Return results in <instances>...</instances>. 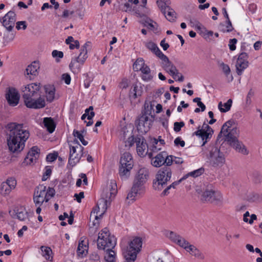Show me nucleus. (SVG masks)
<instances>
[{
	"instance_id": "1",
	"label": "nucleus",
	"mask_w": 262,
	"mask_h": 262,
	"mask_svg": "<svg viewBox=\"0 0 262 262\" xmlns=\"http://www.w3.org/2000/svg\"><path fill=\"white\" fill-rule=\"evenodd\" d=\"M6 127L8 131L7 144L9 150L13 153L20 152L30 136L29 131L23 129L22 124L14 122L8 123Z\"/></svg>"
},
{
	"instance_id": "2",
	"label": "nucleus",
	"mask_w": 262,
	"mask_h": 262,
	"mask_svg": "<svg viewBox=\"0 0 262 262\" xmlns=\"http://www.w3.org/2000/svg\"><path fill=\"white\" fill-rule=\"evenodd\" d=\"M40 83H33L22 89L23 98L26 106L30 108L38 109L45 106V99L39 93Z\"/></svg>"
},
{
	"instance_id": "3",
	"label": "nucleus",
	"mask_w": 262,
	"mask_h": 262,
	"mask_svg": "<svg viewBox=\"0 0 262 262\" xmlns=\"http://www.w3.org/2000/svg\"><path fill=\"white\" fill-rule=\"evenodd\" d=\"M148 178L149 171L146 168L143 167L139 169L135 176L131 190L127 194V199L135 201L138 194L143 193L145 189L144 184Z\"/></svg>"
},
{
	"instance_id": "4",
	"label": "nucleus",
	"mask_w": 262,
	"mask_h": 262,
	"mask_svg": "<svg viewBox=\"0 0 262 262\" xmlns=\"http://www.w3.org/2000/svg\"><path fill=\"white\" fill-rule=\"evenodd\" d=\"M142 245V239L141 237H134L128 243V246L123 252L125 262H134L137 258V254L141 251Z\"/></svg>"
},
{
	"instance_id": "5",
	"label": "nucleus",
	"mask_w": 262,
	"mask_h": 262,
	"mask_svg": "<svg viewBox=\"0 0 262 262\" xmlns=\"http://www.w3.org/2000/svg\"><path fill=\"white\" fill-rule=\"evenodd\" d=\"M172 175L171 169L168 166H163L158 171L156 178L153 181L152 186L155 190H161L164 188Z\"/></svg>"
},
{
	"instance_id": "6",
	"label": "nucleus",
	"mask_w": 262,
	"mask_h": 262,
	"mask_svg": "<svg viewBox=\"0 0 262 262\" xmlns=\"http://www.w3.org/2000/svg\"><path fill=\"white\" fill-rule=\"evenodd\" d=\"M133 166L132 156L128 152H124L120 159L119 174L122 180H126L129 178Z\"/></svg>"
},
{
	"instance_id": "7",
	"label": "nucleus",
	"mask_w": 262,
	"mask_h": 262,
	"mask_svg": "<svg viewBox=\"0 0 262 262\" xmlns=\"http://www.w3.org/2000/svg\"><path fill=\"white\" fill-rule=\"evenodd\" d=\"M97 243L98 249L105 250L114 248L116 244V239L111 235L107 228H105L99 233Z\"/></svg>"
},
{
	"instance_id": "8",
	"label": "nucleus",
	"mask_w": 262,
	"mask_h": 262,
	"mask_svg": "<svg viewBox=\"0 0 262 262\" xmlns=\"http://www.w3.org/2000/svg\"><path fill=\"white\" fill-rule=\"evenodd\" d=\"M238 132L236 127L233 128L225 135V140L237 151L244 155H247L248 152L245 145L237 139Z\"/></svg>"
},
{
	"instance_id": "9",
	"label": "nucleus",
	"mask_w": 262,
	"mask_h": 262,
	"mask_svg": "<svg viewBox=\"0 0 262 262\" xmlns=\"http://www.w3.org/2000/svg\"><path fill=\"white\" fill-rule=\"evenodd\" d=\"M209 159L213 167L222 166L225 162L224 153L217 147L213 145L210 147Z\"/></svg>"
},
{
	"instance_id": "10",
	"label": "nucleus",
	"mask_w": 262,
	"mask_h": 262,
	"mask_svg": "<svg viewBox=\"0 0 262 262\" xmlns=\"http://www.w3.org/2000/svg\"><path fill=\"white\" fill-rule=\"evenodd\" d=\"M201 200L203 202H209L219 206L223 204V196L221 193L212 190H206L204 191Z\"/></svg>"
},
{
	"instance_id": "11",
	"label": "nucleus",
	"mask_w": 262,
	"mask_h": 262,
	"mask_svg": "<svg viewBox=\"0 0 262 262\" xmlns=\"http://www.w3.org/2000/svg\"><path fill=\"white\" fill-rule=\"evenodd\" d=\"M16 20V15L13 10L9 11L0 19L3 26L9 32H12L13 30Z\"/></svg>"
},
{
	"instance_id": "12",
	"label": "nucleus",
	"mask_w": 262,
	"mask_h": 262,
	"mask_svg": "<svg viewBox=\"0 0 262 262\" xmlns=\"http://www.w3.org/2000/svg\"><path fill=\"white\" fill-rule=\"evenodd\" d=\"M74 144H76V146H70V151L69 158V164L72 167L75 166L76 163L79 162L81 156H83V153L82 152L81 156H79L78 154H77V149H79L81 152H83L84 147L82 146L79 143L77 140L75 139L73 141Z\"/></svg>"
},
{
	"instance_id": "13",
	"label": "nucleus",
	"mask_w": 262,
	"mask_h": 262,
	"mask_svg": "<svg viewBox=\"0 0 262 262\" xmlns=\"http://www.w3.org/2000/svg\"><path fill=\"white\" fill-rule=\"evenodd\" d=\"M5 97L10 106H15L18 104L20 96L16 89L9 87L6 90Z\"/></svg>"
},
{
	"instance_id": "14",
	"label": "nucleus",
	"mask_w": 262,
	"mask_h": 262,
	"mask_svg": "<svg viewBox=\"0 0 262 262\" xmlns=\"http://www.w3.org/2000/svg\"><path fill=\"white\" fill-rule=\"evenodd\" d=\"M137 146V151L140 157H143L148 154V145L144 138L140 135L135 138Z\"/></svg>"
},
{
	"instance_id": "15",
	"label": "nucleus",
	"mask_w": 262,
	"mask_h": 262,
	"mask_svg": "<svg viewBox=\"0 0 262 262\" xmlns=\"http://www.w3.org/2000/svg\"><path fill=\"white\" fill-rule=\"evenodd\" d=\"M148 155L151 159V164L155 167H159L165 164L164 158L167 157V152L165 151L160 152L153 158L152 152H149Z\"/></svg>"
},
{
	"instance_id": "16",
	"label": "nucleus",
	"mask_w": 262,
	"mask_h": 262,
	"mask_svg": "<svg viewBox=\"0 0 262 262\" xmlns=\"http://www.w3.org/2000/svg\"><path fill=\"white\" fill-rule=\"evenodd\" d=\"M46 188V186L42 185L40 187H38L37 190L35 189L33 196V201L36 206L38 205L40 206L44 202Z\"/></svg>"
},
{
	"instance_id": "17",
	"label": "nucleus",
	"mask_w": 262,
	"mask_h": 262,
	"mask_svg": "<svg viewBox=\"0 0 262 262\" xmlns=\"http://www.w3.org/2000/svg\"><path fill=\"white\" fill-rule=\"evenodd\" d=\"M182 248L185 249L187 252L196 258L201 259H204L205 256L204 254L196 247L190 244L188 241L185 242Z\"/></svg>"
},
{
	"instance_id": "18",
	"label": "nucleus",
	"mask_w": 262,
	"mask_h": 262,
	"mask_svg": "<svg viewBox=\"0 0 262 262\" xmlns=\"http://www.w3.org/2000/svg\"><path fill=\"white\" fill-rule=\"evenodd\" d=\"M9 213L12 218L17 219L20 221H24L28 215V212L23 207L15 208L12 211H10Z\"/></svg>"
},
{
	"instance_id": "19",
	"label": "nucleus",
	"mask_w": 262,
	"mask_h": 262,
	"mask_svg": "<svg viewBox=\"0 0 262 262\" xmlns=\"http://www.w3.org/2000/svg\"><path fill=\"white\" fill-rule=\"evenodd\" d=\"M167 236L172 242L177 244L181 247L184 245V243L187 241L182 236L173 231H168Z\"/></svg>"
},
{
	"instance_id": "20",
	"label": "nucleus",
	"mask_w": 262,
	"mask_h": 262,
	"mask_svg": "<svg viewBox=\"0 0 262 262\" xmlns=\"http://www.w3.org/2000/svg\"><path fill=\"white\" fill-rule=\"evenodd\" d=\"M143 93V88L141 83L136 82L134 83L129 91V96L133 94V97L136 99L139 96H141Z\"/></svg>"
},
{
	"instance_id": "21",
	"label": "nucleus",
	"mask_w": 262,
	"mask_h": 262,
	"mask_svg": "<svg viewBox=\"0 0 262 262\" xmlns=\"http://www.w3.org/2000/svg\"><path fill=\"white\" fill-rule=\"evenodd\" d=\"M47 101L52 102L55 98V88L54 85H47L44 86Z\"/></svg>"
},
{
	"instance_id": "22",
	"label": "nucleus",
	"mask_w": 262,
	"mask_h": 262,
	"mask_svg": "<svg viewBox=\"0 0 262 262\" xmlns=\"http://www.w3.org/2000/svg\"><path fill=\"white\" fill-rule=\"evenodd\" d=\"M43 124L49 133H52L55 130L56 127V123L52 118H44Z\"/></svg>"
},
{
	"instance_id": "23",
	"label": "nucleus",
	"mask_w": 262,
	"mask_h": 262,
	"mask_svg": "<svg viewBox=\"0 0 262 262\" xmlns=\"http://www.w3.org/2000/svg\"><path fill=\"white\" fill-rule=\"evenodd\" d=\"M90 42H86L81 47L79 55L76 58H78L79 61L81 64H83L86 59L88 58V50L87 48L90 46Z\"/></svg>"
},
{
	"instance_id": "24",
	"label": "nucleus",
	"mask_w": 262,
	"mask_h": 262,
	"mask_svg": "<svg viewBox=\"0 0 262 262\" xmlns=\"http://www.w3.org/2000/svg\"><path fill=\"white\" fill-rule=\"evenodd\" d=\"M39 63L34 61L30 65L28 66L26 69L25 74L28 76L31 75L33 76H36L38 74L37 70L39 69Z\"/></svg>"
},
{
	"instance_id": "25",
	"label": "nucleus",
	"mask_w": 262,
	"mask_h": 262,
	"mask_svg": "<svg viewBox=\"0 0 262 262\" xmlns=\"http://www.w3.org/2000/svg\"><path fill=\"white\" fill-rule=\"evenodd\" d=\"M151 119H149L148 118L143 125L137 126V130L139 133L141 134H146L149 130L150 126L151 125L153 122L154 118V117L152 115L151 116Z\"/></svg>"
},
{
	"instance_id": "26",
	"label": "nucleus",
	"mask_w": 262,
	"mask_h": 262,
	"mask_svg": "<svg viewBox=\"0 0 262 262\" xmlns=\"http://www.w3.org/2000/svg\"><path fill=\"white\" fill-rule=\"evenodd\" d=\"M115 196H110V191L108 189H104L103 190V192L101 194V199L99 201V204H101L102 203L103 204V207L105 206L108 202H110L112 200V198H114Z\"/></svg>"
},
{
	"instance_id": "27",
	"label": "nucleus",
	"mask_w": 262,
	"mask_h": 262,
	"mask_svg": "<svg viewBox=\"0 0 262 262\" xmlns=\"http://www.w3.org/2000/svg\"><path fill=\"white\" fill-rule=\"evenodd\" d=\"M156 4L161 12L165 15L166 10L169 7L170 4V0H157Z\"/></svg>"
},
{
	"instance_id": "28",
	"label": "nucleus",
	"mask_w": 262,
	"mask_h": 262,
	"mask_svg": "<svg viewBox=\"0 0 262 262\" xmlns=\"http://www.w3.org/2000/svg\"><path fill=\"white\" fill-rule=\"evenodd\" d=\"M159 58L162 60V67L163 69L167 73H168L169 69L171 67L173 63L164 54L163 55H161V56H160Z\"/></svg>"
},
{
	"instance_id": "29",
	"label": "nucleus",
	"mask_w": 262,
	"mask_h": 262,
	"mask_svg": "<svg viewBox=\"0 0 262 262\" xmlns=\"http://www.w3.org/2000/svg\"><path fill=\"white\" fill-rule=\"evenodd\" d=\"M88 243L85 242L84 240L80 239L77 249V254L78 256L83 257L84 252L86 251V253L88 252Z\"/></svg>"
},
{
	"instance_id": "30",
	"label": "nucleus",
	"mask_w": 262,
	"mask_h": 262,
	"mask_svg": "<svg viewBox=\"0 0 262 262\" xmlns=\"http://www.w3.org/2000/svg\"><path fill=\"white\" fill-rule=\"evenodd\" d=\"M146 47L148 49L151 51L159 58L161 56V55L163 54L158 47L157 45L152 41L147 42L146 45Z\"/></svg>"
},
{
	"instance_id": "31",
	"label": "nucleus",
	"mask_w": 262,
	"mask_h": 262,
	"mask_svg": "<svg viewBox=\"0 0 262 262\" xmlns=\"http://www.w3.org/2000/svg\"><path fill=\"white\" fill-rule=\"evenodd\" d=\"M79 60L78 58L72 59L69 64V68L73 72L78 73L80 70L82 64Z\"/></svg>"
},
{
	"instance_id": "32",
	"label": "nucleus",
	"mask_w": 262,
	"mask_h": 262,
	"mask_svg": "<svg viewBox=\"0 0 262 262\" xmlns=\"http://www.w3.org/2000/svg\"><path fill=\"white\" fill-rule=\"evenodd\" d=\"M249 62L236 61V70L238 75H241L243 71L248 67Z\"/></svg>"
},
{
	"instance_id": "33",
	"label": "nucleus",
	"mask_w": 262,
	"mask_h": 262,
	"mask_svg": "<svg viewBox=\"0 0 262 262\" xmlns=\"http://www.w3.org/2000/svg\"><path fill=\"white\" fill-rule=\"evenodd\" d=\"M164 16L170 22H173L176 20V13L170 7H168Z\"/></svg>"
},
{
	"instance_id": "34",
	"label": "nucleus",
	"mask_w": 262,
	"mask_h": 262,
	"mask_svg": "<svg viewBox=\"0 0 262 262\" xmlns=\"http://www.w3.org/2000/svg\"><path fill=\"white\" fill-rule=\"evenodd\" d=\"M232 103V100L229 99L226 103L223 105L222 102L219 103L218 107L220 111L222 113H226L230 110Z\"/></svg>"
},
{
	"instance_id": "35",
	"label": "nucleus",
	"mask_w": 262,
	"mask_h": 262,
	"mask_svg": "<svg viewBox=\"0 0 262 262\" xmlns=\"http://www.w3.org/2000/svg\"><path fill=\"white\" fill-rule=\"evenodd\" d=\"M113 248L106 249V255L104 256L105 260L107 262H114L115 261V252L112 250Z\"/></svg>"
},
{
	"instance_id": "36",
	"label": "nucleus",
	"mask_w": 262,
	"mask_h": 262,
	"mask_svg": "<svg viewBox=\"0 0 262 262\" xmlns=\"http://www.w3.org/2000/svg\"><path fill=\"white\" fill-rule=\"evenodd\" d=\"M225 24L220 23L219 26V30L223 33L231 32L234 29L232 23H231V26H229V24L226 20Z\"/></svg>"
},
{
	"instance_id": "37",
	"label": "nucleus",
	"mask_w": 262,
	"mask_h": 262,
	"mask_svg": "<svg viewBox=\"0 0 262 262\" xmlns=\"http://www.w3.org/2000/svg\"><path fill=\"white\" fill-rule=\"evenodd\" d=\"M154 21L149 18H147L146 20H144L142 24L143 25L144 27H147L149 29L152 31H157L158 30V28L156 27L155 25L158 26L156 22H154L155 25L152 24Z\"/></svg>"
},
{
	"instance_id": "38",
	"label": "nucleus",
	"mask_w": 262,
	"mask_h": 262,
	"mask_svg": "<svg viewBox=\"0 0 262 262\" xmlns=\"http://www.w3.org/2000/svg\"><path fill=\"white\" fill-rule=\"evenodd\" d=\"M40 249L42 252V255L47 260H52V259H50V254L52 253L51 249L50 247L42 246L40 247ZM51 259H52V257Z\"/></svg>"
},
{
	"instance_id": "39",
	"label": "nucleus",
	"mask_w": 262,
	"mask_h": 262,
	"mask_svg": "<svg viewBox=\"0 0 262 262\" xmlns=\"http://www.w3.org/2000/svg\"><path fill=\"white\" fill-rule=\"evenodd\" d=\"M106 189L110 191V196H115L117 192V187L116 182L114 180H111L108 187Z\"/></svg>"
},
{
	"instance_id": "40",
	"label": "nucleus",
	"mask_w": 262,
	"mask_h": 262,
	"mask_svg": "<svg viewBox=\"0 0 262 262\" xmlns=\"http://www.w3.org/2000/svg\"><path fill=\"white\" fill-rule=\"evenodd\" d=\"M158 140L156 138H154L151 140L152 145H150V149L151 151L150 152H157L159 150L161 149V145H158Z\"/></svg>"
},
{
	"instance_id": "41",
	"label": "nucleus",
	"mask_w": 262,
	"mask_h": 262,
	"mask_svg": "<svg viewBox=\"0 0 262 262\" xmlns=\"http://www.w3.org/2000/svg\"><path fill=\"white\" fill-rule=\"evenodd\" d=\"M147 112H145L143 114L141 115L138 119L136 121L135 124L136 126H139V125H143L145 122L146 121V120L148 119V117L147 116L148 115Z\"/></svg>"
},
{
	"instance_id": "42",
	"label": "nucleus",
	"mask_w": 262,
	"mask_h": 262,
	"mask_svg": "<svg viewBox=\"0 0 262 262\" xmlns=\"http://www.w3.org/2000/svg\"><path fill=\"white\" fill-rule=\"evenodd\" d=\"M12 189L10 186L5 182L2 183L1 186V193L2 195H5L8 194L11 191Z\"/></svg>"
},
{
	"instance_id": "43",
	"label": "nucleus",
	"mask_w": 262,
	"mask_h": 262,
	"mask_svg": "<svg viewBox=\"0 0 262 262\" xmlns=\"http://www.w3.org/2000/svg\"><path fill=\"white\" fill-rule=\"evenodd\" d=\"M100 205L99 203H97L96 206L91 211L90 216V220H91L92 219H94L95 220H98L100 218V217L102 216V213L99 216L97 215H95V214H97L98 212L99 211L100 208L99 205Z\"/></svg>"
},
{
	"instance_id": "44",
	"label": "nucleus",
	"mask_w": 262,
	"mask_h": 262,
	"mask_svg": "<svg viewBox=\"0 0 262 262\" xmlns=\"http://www.w3.org/2000/svg\"><path fill=\"white\" fill-rule=\"evenodd\" d=\"M73 135L75 137L79 139L83 145L85 146L88 145V142L84 140L83 135H82L80 132L74 129Z\"/></svg>"
},
{
	"instance_id": "45",
	"label": "nucleus",
	"mask_w": 262,
	"mask_h": 262,
	"mask_svg": "<svg viewBox=\"0 0 262 262\" xmlns=\"http://www.w3.org/2000/svg\"><path fill=\"white\" fill-rule=\"evenodd\" d=\"M218 65L222 68V70L226 77H228L230 74V68L229 66L224 63L223 62H218Z\"/></svg>"
},
{
	"instance_id": "46",
	"label": "nucleus",
	"mask_w": 262,
	"mask_h": 262,
	"mask_svg": "<svg viewBox=\"0 0 262 262\" xmlns=\"http://www.w3.org/2000/svg\"><path fill=\"white\" fill-rule=\"evenodd\" d=\"M204 171V169L203 168H201L199 169H198L196 170H195L193 171H191L190 172H189L187 174L185 175L184 176H186L187 178L189 176H191L193 178H196L198 176H201Z\"/></svg>"
},
{
	"instance_id": "47",
	"label": "nucleus",
	"mask_w": 262,
	"mask_h": 262,
	"mask_svg": "<svg viewBox=\"0 0 262 262\" xmlns=\"http://www.w3.org/2000/svg\"><path fill=\"white\" fill-rule=\"evenodd\" d=\"M39 149L37 146H33L28 152L27 155L37 159L39 154Z\"/></svg>"
},
{
	"instance_id": "48",
	"label": "nucleus",
	"mask_w": 262,
	"mask_h": 262,
	"mask_svg": "<svg viewBox=\"0 0 262 262\" xmlns=\"http://www.w3.org/2000/svg\"><path fill=\"white\" fill-rule=\"evenodd\" d=\"M213 133L212 132H205L204 130L203 129V132H202L201 138L203 140L205 139V141H204L202 144V146L204 145L205 143L207 142V140L208 139H209L211 138L212 136V134Z\"/></svg>"
},
{
	"instance_id": "49",
	"label": "nucleus",
	"mask_w": 262,
	"mask_h": 262,
	"mask_svg": "<svg viewBox=\"0 0 262 262\" xmlns=\"http://www.w3.org/2000/svg\"><path fill=\"white\" fill-rule=\"evenodd\" d=\"M144 64L143 60L141 58L137 59L133 64V69L135 71H139L141 68Z\"/></svg>"
},
{
	"instance_id": "50",
	"label": "nucleus",
	"mask_w": 262,
	"mask_h": 262,
	"mask_svg": "<svg viewBox=\"0 0 262 262\" xmlns=\"http://www.w3.org/2000/svg\"><path fill=\"white\" fill-rule=\"evenodd\" d=\"M254 92L252 89H250L246 97V104L247 106L250 105L252 103L251 98L254 96Z\"/></svg>"
},
{
	"instance_id": "51",
	"label": "nucleus",
	"mask_w": 262,
	"mask_h": 262,
	"mask_svg": "<svg viewBox=\"0 0 262 262\" xmlns=\"http://www.w3.org/2000/svg\"><path fill=\"white\" fill-rule=\"evenodd\" d=\"M57 152H54V153H51L48 154L47 156L46 160L48 162H53L57 159Z\"/></svg>"
},
{
	"instance_id": "52",
	"label": "nucleus",
	"mask_w": 262,
	"mask_h": 262,
	"mask_svg": "<svg viewBox=\"0 0 262 262\" xmlns=\"http://www.w3.org/2000/svg\"><path fill=\"white\" fill-rule=\"evenodd\" d=\"M52 173V170L48 166L46 167V171L44 172L42 178V181H44L47 180V179L51 176Z\"/></svg>"
},
{
	"instance_id": "53",
	"label": "nucleus",
	"mask_w": 262,
	"mask_h": 262,
	"mask_svg": "<svg viewBox=\"0 0 262 262\" xmlns=\"http://www.w3.org/2000/svg\"><path fill=\"white\" fill-rule=\"evenodd\" d=\"M173 156L171 155L168 156V154H167V157H165L164 158V161H165V163L166 164V165H164V166L170 167V166L171 165L173 162Z\"/></svg>"
},
{
	"instance_id": "54",
	"label": "nucleus",
	"mask_w": 262,
	"mask_h": 262,
	"mask_svg": "<svg viewBox=\"0 0 262 262\" xmlns=\"http://www.w3.org/2000/svg\"><path fill=\"white\" fill-rule=\"evenodd\" d=\"M185 125V123L183 122H176L174 123V127L173 129L176 132H179L181 130V129L182 127Z\"/></svg>"
},
{
	"instance_id": "55",
	"label": "nucleus",
	"mask_w": 262,
	"mask_h": 262,
	"mask_svg": "<svg viewBox=\"0 0 262 262\" xmlns=\"http://www.w3.org/2000/svg\"><path fill=\"white\" fill-rule=\"evenodd\" d=\"M237 40L236 38H233L229 40V47L231 51H234L236 49V44Z\"/></svg>"
},
{
	"instance_id": "56",
	"label": "nucleus",
	"mask_w": 262,
	"mask_h": 262,
	"mask_svg": "<svg viewBox=\"0 0 262 262\" xmlns=\"http://www.w3.org/2000/svg\"><path fill=\"white\" fill-rule=\"evenodd\" d=\"M5 182L10 186L12 189H14L16 185V181L13 178H8Z\"/></svg>"
},
{
	"instance_id": "57",
	"label": "nucleus",
	"mask_w": 262,
	"mask_h": 262,
	"mask_svg": "<svg viewBox=\"0 0 262 262\" xmlns=\"http://www.w3.org/2000/svg\"><path fill=\"white\" fill-rule=\"evenodd\" d=\"M190 23L193 24V26L195 27V28L198 30H201L202 29H204L206 30L205 28L198 20H195L194 21L190 20Z\"/></svg>"
},
{
	"instance_id": "58",
	"label": "nucleus",
	"mask_w": 262,
	"mask_h": 262,
	"mask_svg": "<svg viewBox=\"0 0 262 262\" xmlns=\"http://www.w3.org/2000/svg\"><path fill=\"white\" fill-rule=\"evenodd\" d=\"M16 28L19 30L21 29L25 30L27 28L26 21H19L16 23Z\"/></svg>"
},
{
	"instance_id": "59",
	"label": "nucleus",
	"mask_w": 262,
	"mask_h": 262,
	"mask_svg": "<svg viewBox=\"0 0 262 262\" xmlns=\"http://www.w3.org/2000/svg\"><path fill=\"white\" fill-rule=\"evenodd\" d=\"M248 55L245 52L241 53L237 58V60L244 62H248Z\"/></svg>"
},
{
	"instance_id": "60",
	"label": "nucleus",
	"mask_w": 262,
	"mask_h": 262,
	"mask_svg": "<svg viewBox=\"0 0 262 262\" xmlns=\"http://www.w3.org/2000/svg\"><path fill=\"white\" fill-rule=\"evenodd\" d=\"M174 143L175 146H180L181 147H184L185 145V142L184 141L182 140L181 137H178L175 139L174 141Z\"/></svg>"
},
{
	"instance_id": "61",
	"label": "nucleus",
	"mask_w": 262,
	"mask_h": 262,
	"mask_svg": "<svg viewBox=\"0 0 262 262\" xmlns=\"http://www.w3.org/2000/svg\"><path fill=\"white\" fill-rule=\"evenodd\" d=\"M37 160V159L31 157L30 156H29V155H27L26 158H25L24 163H26L27 165L28 164H31L33 163L34 161H35Z\"/></svg>"
},
{
	"instance_id": "62",
	"label": "nucleus",
	"mask_w": 262,
	"mask_h": 262,
	"mask_svg": "<svg viewBox=\"0 0 262 262\" xmlns=\"http://www.w3.org/2000/svg\"><path fill=\"white\" fill-rule=\"evenodd\" d=\"M135 142H136L134 136H131L129 137L126 141H125L126 146L128 145L129 147H131L134 145Z\"/></svg>"
},
{
	"instance_id": "63",
	"label": "nucleus",
	"mask_w": 262,
	"mask_h": 262,
	"mask_svg": "<svg viewBox=\"0 0 262 262\" xmlns=\"http://www.w3.org/2000/svg\"><path fill=\"white\" fill-rule=\"evenodd\" d=\"M62 79L64 80L67 84H69L71 82V76L69 74H63L62 75Z\"/></svg>"
},
{
	"instance_id": "64",
	"label": "nucleus",
	"mask_w": 262,
	"mask_h": 262,
	"mask_svg": "<svg viewBox=\"0 0 262 262\" xmlns=\"http://www.w3.org/2000/svg\"><path fill=\"white\" fill-rule=\"evenodd\" d=\"M139 70H140L141 72L144 74L150 75L149 74L150 73V69L147 66H144V65H143V66L141 68V69Z\"/></svg>"
}]
</instances>
